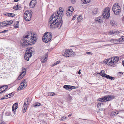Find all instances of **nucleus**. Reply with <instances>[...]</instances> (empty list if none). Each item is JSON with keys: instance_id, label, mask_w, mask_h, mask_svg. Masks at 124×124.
<instances>
[{"instance_id": "nucleus-1", "label": "nucleus", "mask_w": 124, "mask_h": 124, "mask_svg": "<svg viewBox=\"0 0 124 124\" xmlns=\"http://www.w3.org/2000/svg\"><path fill=\"white\" fill-rule=\"evenodd\" d=\"M56 13H54L50 18L49 24H50V28H58L59 29L61 27L63 23L62 17H59L56 16Z\"/></svg>"}, {"instance_id": "nucleus-2", "label": "nucleus", "mask_w": 124, "mask_h": 124, "mask_svg": "<svg viewBox=\"0 0 124 124\" xmlns=\"http://www.w3.org/2000/svg\"><path fill=\"white\" fill-rule=\"evenodd\" d=\"M31 36L27 35L23 37L21 40L20 44L24 48L26 47L28 45L34 43L37 40V36L34 34L32 37Z\"/></svg>"}, {"instance_id": "nucleus-3", "label": "nucleus", "mask_w": 124, "mask_h": 124, "mask_svg": "<svg viewBox=\"0 0 124 124\" xmlns=\"http://www.w3.org/2000/svg\"><path fill=\"white\" fill-rule=\"evenodd\" d=\"M118 4V3H116L112 8V10L114 14L116 15H119L121 12V8Z\"/></svg>"}, {"instance_id": "nucleus-4", "label": "nucleus", "mask_w": 124, "mask_h": 124, "mask_svg": "<svg viewBox=\"0 0 124 124\" xmlns=\"http://www.w3.org/2000/svg\"><path fill=\"white\" fill-rule=\"evenodd\" d=\"M33 49L32 47H30L29 49L26 50L24 58L27 61H28L29 58L32 56V53L33 52Z\"/></svg>"}, {"instance_id": "nucleus-5", "label": "nucleus", "mask_w": 124, "mask_h": 124, "mask_svg": "<svg viewBox=\"0 0 124 124\" xmlns=\"http://www.w3.org/2000/svg\"><path fill=\"white\" fill-rule=\"evenodd\" d=\"M114 96L112 95H107L104 96L98 99V101L105 102L106 101H110L114 98Z\"/></svg>"}, {"instance_id": "nucleus-6", "label": "nucleus", "mask_w": 124, "mask_h": 124, "mask_svg": "<svg viewBox=\"0 0 124 124\" xmlns=\"http://www.w3.org/2000/svg\"><path fill=\"white\" fill-rule=\"evenodd\" d=\"M110 10V8H106L103 11L102 14V15L103 18L105 19H107L109 18Z\"/></svg>"}, {"instance_id": "nucleus-7", "label": "nucleus", "mask_w": 124, "mask_h": 124, "mask_svg": "<svg viewBox=\"0 0 124 124\" xmlns=\"http://www.w3.org/2000/svg\"><path fill=\"white\" fill-rule=\"evenodd\" d=\"M73 52L72 49H68L65 51L63 54V56L66 57H70L73 56Z\"/></svg>"}, {"instance_id": "nucleus-8", "label": "nucleus", "mask_w": 124, "mask_h": 124, "mask_svg": "<svg viewBox=\"0 0 124 124\" xmlns=\"http://www.w3.org/2000/svg\"><path fill=\"white\" fill-rule=\"evenodd\" d=\"M104 71V70H102L101 72L98 73V74L101 76L102 77H105L107 79H111L112 80H114L115 79V78L114 77L110 76L109 75L104 73L103 72L102 73V71Z\"/></svg>"}, {"instance_id": "nucleus-9", "label": "nucleus", "mask_w": 124, "mask_h": 124, "mask_svg": "<svg viewBox=\"0 0 124 124\" xmlns=\"http://www.w3.org/2000/svg\"><path fill=\"white\" fill-rule=\"evenodd\" d=\"M22 73L17 78L18 80H20L25 75L26 72V69L24 68H22Z\"/></svg>"}, {"instance_id": "nucleus-10", "label": "nucleus", "mask_w": 124, "mask_h": 124, "mask_svg": "<svg viewBox=\"0 0 124 124\" xmlns=\"http://www.w3.org/2000/svg\"><path fill=\"white\" fill-rule=\"evenodd\" d=\"M23 16L24 19L26 21H29L31 19V14H28L26 13H25Z\"/></svg>"}, {"instance_id": "nucleus-11", "label": "nucleus", "mask_w": 124, "mask_h": 124, "mask_svg": "<svg viewBox=\"0 0 124 124\" xmlns=\"http://www.w3.org/2000/svg\"><path fill=\"white\" fill-rule=\"evenodd\" d=\"M62 8H60L59 9V11H57L55 12L54 13H56L57 14L56 16H58L59 17H62L63 15V10H62Z\"/></svg>"}, {"instance_id": "nucleus-12", "label": "nucleus", "mask_w": 124, "mask_h": 124, "mask_svg": "<svg viewBox=\"0 0 124 124\" xmlns=\"http://www.w3.org/2000/svg\"><path fill=\"white\" fill-rule=\"evenodd\" d=\"M51 38H50V37H47V36H43L42 40L44 42L47 43L51 40Z\"/></svg>"}, {"instance_id": "nucleus-13", "label": "nucleus", "mask_w": 124, "mask_h": 124, "mask_svg": "<svg viewBox=\"0 0 124 124\" xmlns=\"http://www.w3.org/2000/svg\"><path fill=\"white\" fill-rule=\"evenodd\" d=\"M8 86L7 85L3 86L0 87V93H1L5 91L8 88Z\"/></svg>"}, {"instance_id": "nucleus-14", "label": "nucleus", "mask_w": 124, "mask_h": 124, "mask_svg": "<svg viewBox=\"0 0 124 124\" xmlns=\"http://www.w3.org/2000/svg\"><path fill=\"white\" fill-rule=\"evenodd\" d=\"M36 0H32L30 2L29 5L31 7H34L36 5Z\"/></svg>"}, {"instance_id": "nucleus-15", "label": "nucleus", "mask_w": 124, "mask_h": 124, "mask_svg": "<svg viewBox=\"0 0 124 124\" xmlns=\"http://www.w3.org/2000/svg\"><path fill=\"white\" fill-rule=\"evenodd\" d=\"M103 18L102 16H100L97 17L95 19V21L96 23H100L103 22Z\"/></svg>"}, {"instance_id": "nucleus-16", "label": "nucleus", "mask_w": 124, "mask_h": 124, "mask_svg": "<svg viewBox=\"0 0 124 124\" xmlns=\"http://www.w3.org/2000/svg\"><path fill=\"white\" fill-rule=\"evenodd\" d=\"M18 103H15L13 105L12 107V109L13 112H16V109L18 108Z\"/></svg>"}, {"instance_id": "nucleus-17", "label": "nucleus", "mask_w": 124, "mask_h": 124, "mask_svg": "<svg viewBox=\"0 0 124 124\" xmlns=\"http://www.w3.org/2000/svg\"><path fill=\"white\" fill-rule=\"evenodd\" d=\"M63 87L68 90H71L72 89L71 86L70 85H65L63 86Z\"/></svg>"}, {"instance_id": "nucleus-18", "label": "nucleus", "mask_w": 124, "mask_h": 124, "mask_svg": "<svg viewBox=\"0 0 124 124\" xmlns=\"http://www.w3.org/2000/svg\"><path fill=\"white\" fill-rule=\"evenodd\" d=\"M4 15L8 17H14L16 16V15L14 14L8 13H6Z\"/></svg>"}, {"instance_id": "nucleus-19", "label": "nucleus", "mask_w": 124, "mask_h": 124, "mask_svg": "<svg viewBox=\"0 0 124 124\" xmlns=\"http://www.w3.org/2000/svg\"><path fill=\"white\" fill-rule=\"evenodd\" d=\"M19 21H17L15 23L14 25V28L15 29H16L19 27Z\"/></svg>"}, {"instance_id": "nucleus-20", "label": "nucleus", "mask_w": 124, "mask_h": 124, "mask_svg": "<svg viewBox=\"0 0 124 124\" xmlns=\"http://www.w3.org/2000/svg\"><path fill=\"white\" fill-rule=\"evenodd\" d=\"M117 39H111L110 41L114 43V44H117L119 43V41H118Z\"/></svg>"}, {"instance_id": "nucleus-21", "label": "nucleus", "mask_w": 124, "mask_h": 124, "mask_svg": "<svg viewBox=\"0 0 124 124\" xmlns=\"http://www.w3.org/2000/svg\"><path fill=\"white\" fill-rule=\"evenodd\" d=\"M119 33V32L118 31H116V30H115L112 31V32H111V31L109 32V34H113L115 35H118Z\"/></svg>"}, {"instance_id": "nucleus-22", "label": "nucleus", "mask_w": 124, "mask_h": 124, "mask_svg": "<svg viewBox=\"0 0 124 124\" xmlns=\"http://www.w3.org/2000/svg\"><path fill=\"white\" fill-rule=\"evenodd\" d=\"M43 36H47V37H50L52 38V36L51 32H47L45 33Z\"/></svg>"}, {"instance_id": "nucleus-23", "label": "nucleus", "mask_w": 124, "mask_h": 124, "mask_svg": "<svg viewBox=\"0 0 124 124\" xmlns=\"http://www.w3.org/2000/svg\"><path fill=\"white\" fill-rule=\"evenodd\" d=\"M25 100L26 101H25L24 105H26L27 106L29 103L30 99L29 98H27Z\"/></svg>"}, {"instance_id": "nucleus-24", "label": "nucleus", "mask_w": 124, "mask_h": 124, "mask_svg": "<svg viewBox=\"0 0 124 124\" xmlns=\"http://www.w3.org/2000/svg\"><path fill=\"white\" fill-rule=\"evenodd\" d=\"M24 85H22L20 86L17 89V90H20L24 88Z\"/></svg>"}, {"instance_id": "nucleus-25", "label": "nucleus", "mask_w": 124, "mask_h": 124, "mask_svg": "<svg viewBox=\"0 0 124 124\" xmlns=\"http://www.w3.org/2000/svg\"><path fill=\"white\" fill-rule=\"evenodd\" d=\"M66 100L68 102L72 100V97L70 95H69L66 98Z\"/></svg>"}, {"instance_id": "nucleus-26", "label": "nucleus", "mask_w": 124, "mask_h": 124, "mask_svg": "<svg viewBox=\"0 0 124 124\" xmlns=\"http://www.w3.org/2000/svg\"><path fill=\"white\" fill-rule=\"evenodd\" d=\"M72 14V11H66V15L68 16H71Z\"/></svg>"}, {"instance_id": "nucleus-27", "label": "nucleus", "mask_w": 124, "mask_h": 124, "mask_svg": "<svg viewBox=\"0 0 124 124\" xmlns=\"http://www.w3.org/2000/svg\"><path fill=\"white\" fill-rule=\"evenodd\" d=\"M47 60V59H46L44 57H43L41 59V61L42 63H44L46 62Z\"/></svg>"}, {"instance_id": "nucleus-28", "label": "nucleus", "mask_w": 124, "mask_h": 124, "mask_svg": "<svg viewBox=\"0 0 124 124\" xmlns=\"http://www.w3.org/2000/svg\"><path fill=\"white\" fill-rule=\"evenodd\" d=\"M23 84V85H24V87L25 86L26 87L27 85V83L25 82V79L23 80L21 82V84Z\"/></svg>"}, {"instance_id": "nucleus-29", "label": "nucleus", "mask_w": 124, "mask_h": 124, "mask_svg": "<svg viewBox=\"0 0 124 124\" xmlns=\"http://www.w3.org/2000/svg\"><path fill=\"white\" fill-rule=\"evenodd\" d=\"M27 107V106L26 105H24L23 106V107L22 111L23 113H24L26 111V109Z\"/></svg>"}, {"instance_id": "nucleus-30", "label": "nucleus", "mask_w": 124, "mask_h": 124, "mask_svg": "<svg viewBox=\"0 0 124 124\" xmlns=\"http://www.w3.org/2000/svg\"><path fill=\"white\" fill-rule=\"evenodd\" d=\"M41 105V104L39 103L36 102L33 105V106L35 107H38L39 106Z\"/></svg>"}, {"instance_id": "nucleus-31", "label": "nucleus", "mask_w": 124, "mask_h": 124, "mask_svg": "<svg viewBox=\"0 0 124 124\" xmlns=\"http://www.w3.org/2000/svg\"><path fill=\"white\" fill-rule=\"evenodd\" d=\"M117 39H118V40L119 41V42H122L124 41V36H122L121 38Z\"/></svg>"}, {"instance_id": "nucleus-32", "label": "nucleus", "mask_w": 124, "mask_h": 124, "mask_svg": "<svg viewBox=\"0 0 124 124\" xmlns=\"http://www.w3.org/2000/svg\"><path fill=\"white\" fill-rule=\"evenodd\" d=\"M82 16L81 15H79L77 18L78 21L79 22H81L82 20Z\"/></svg>"}, {"instance_id": "nucleus-33", "label": "nucleus", "mask_w": 124, "mask_h": 124, "mask_svg": "<svg viewBox=\"0 0 124 124\" xmlns=\"http://www.w3.org/2000/svg\"><path fill=\"white\" fill-rule=\"evenodd\" d=\"M25 13H27V14H31V16H32V11L30 10L26 11Z\"/></svg>"}, {"instance_id": "nucleus-34", "label": "nucleus", "mask_w": 124, "mask_h": 124, "mask_svg": "<svg viewBox=\"0 0 124 124\" xmlns=\"http://www.w3.org/2000/svg\"><path fill=\"white\" fill-rule=\"evenodd\" d=\"M91 0H82V2L84 3V4L89 3Z\"/></svg>"}, {"instance_id": "nucleus-35", "label": "nucleus", "mask_w": 124, "mask_h": 124, "mask_svg": "<svg viewBox=\"0 0 124 124\" xmlns=\"http://www.w3.org/2000/svg\"><path fill=\"white\" fill-rule=\"evenodd\" d=\"M7 25H6V23L5 22H3L1 23H0V26L3 27Z\"/></svg>"}, {"instance_id": "nucleus-36", "label": "nucleus", "mask_w": 124, "mask_h": 124, "mask_svg": "<svg viewBox=\"0 0 124 124\" xmlns=\"http://www.w3.org/2000/svg\"><path fill=\"white\" fill-rule=\"evenodd\" d=\"M114 63V62H113V61L111 60L110 61V62H109L108 63V65L111 66L113 65Z\"/></svg>"}, {"instance_id": "nucleus-37", "label": "nucleus", "mask_w": 124, "mask_h": 124, "mask_svg": "<svg viewBox=\"0 0 124 124\" xmlns=\"http://www.w3.org/2000/svg\"><path fill=\"white\" fill-rule=\"evenodd\" d=\"M118 58L117 57H115L113 59V62H117L118 61Z\"/></svg>"}, {"instance_id": "nucleus-38", "label": "nucleus", "mask_w": 124, "mask_h": 124, "mask_svg": "<svg viewBox=\"0 0 124 124\" xmlns=\"http://www.w3.org/2000/svg\"><path fill=\"white\" fill-rule=\"evenodd\" d=\"M13 21L12 20H10L8 21H7L6 24V25H9L12 23H13Z\"/></svg>"}, {"instance_id": "nucleus-39", "label": "nucleus", "mask_w": 124, "mask_h": 124, "mask_svg": "<svg viewBox=\"0 0 124 124\" xmlns=\"http://www.w3.org/2000/svg\"><path fill=\"white\" fill-rule=\"evenodd\" d=\"M68 11H72V12L73 11H74V9L73 7L70 6L69 7V8L68 9V10H67Z\"/></svg>"}, {"instance_id": "nucleus-40", "label": "nucleus", "mask_w": 124, "mask_h": 124, "mask_svg": "<svg viewBox=\"0 0 124 124\" xmlns=\"http://www.w3.org/2000/svg\"><path fill=\"white\" fill-rule=\"evenodd\" d=\"M18 6H19L17 5L15 6H14L13 7V9L15 10H17L18 9L20 10L21 9L20 8H19V7H18Z\"/></svg>"}, {"instance_id": "nucleus-41", "label": "nucleus", "mask_w": 124, "mask_h": 124, "mask_svg": "<svg viewBox=\"0 0 124 124\" xmlns=\"http://www.w3.org/2000/svg\"><path fill=\"white\" fill-rule=\"evenodd\" d=\"M66 118V117L65 116H63L62 117V118L61 119L60 121H64L65 120Z\"/></svg>"}, {"instance_id": "nucleus-42", "label": "nucleus", "mask_w": 124, "mask_h": 124, "mask_svg": "<svg viewBox=\"0 0 124 124\" xmlns=\"http://www.w3.org/2000/svg\"><path fill=\"white\" fill-rule=\"evenodd\" d=\"M113 113L114 115H116L118 113V112L117 111H113Z\"/></svg>"}, {"instance_id": "nucleus-43", "label": "nucleus", "mask_w": 124, "mask_h": 124, "mask_svg": "<svg viewBox=\"0 0 124 124\" xmlns=\"http://www.w3.org/2000/svg\"><path fill=\"white\" fill-rule=\"evenodd\" d=\"M110 23L113 26H114L115 25V22L113 20H111V21Z\"/></svg>"}, {"instance_id": "nucleus-44", "label": "nucleus", "mask_w": 124, "mask_h": 124, "mask_svg": "<svg viewBox=\"0 0 124 124\" xmlns=\"http://www.w3.org/2000/svg\"><path fill=\"white\" fill-rule=\"evenodd\" d=\"M14 92H13L12 93H11L9 94V98H10L11 97L13 96L14 95Z\"/></svg>"}, {"instance_id": "nucleus-45", "label": "nucleus", "mask_w": 124, "mask_h": 124, "mask_svg": "<svg viewBox=\"0 0 124 124\" xmlns=\"http://www.w3.org/2000/svg\"><path fill=\"white\" fill-rule=\"evenodd\" d=\"M60 62V61H57L55 63H54V65H53L54 66V65H56L58 64H59Z\"/></svg>"}, {"instance_id": "nucleus-46", "label": "nucleus", "mask_w": 124, "mask_h": 124, "mask_svg": "<svg viewBox=\"0 0 124 124\" xmlns=\"http://www.w3.org/2000/svg\"><path fill=\"white\" fill-rule=\"evenodd\" d=\"M101 103H98L97 105V107L98 108H99L100 107H101Z\"/></svg>"}, {"instance_id": "nucleus-47", "label": "nucleus", "mask_w": 124, "mask_h": 124, "mask_svg": "<svg viewBox=\"0 0 124 124\" xmlns=\"http://www.w3.org/2000/svg\"><path fill=\"white\" fill-rule=\"evenodd\" d=\"M109 60L108 59V60H105L104 61V62L105 63H107L108 62V63Z\"/></svg>"}, {"instance_id": "nucleus-48", "label": "nucleus", "mask_w": 124, "mask_h": 124, "mask_svg": "<svg viewBox=\"0 0 124 124\" xmlns=\"http://www.w3.org/2000/svg\"><path fill=\"white\" fill-rule=\"evenodd\" d=\"M48 55V52L46 53L45 54V58H46V59H47Z\"/></svg>"}, {"instance_id": "nucleus-49", "label": "nucleus", "mask_w": 124, "mask_h": 124, "mask_svg": "<svg viewBox=\"0 0 124 124\" xmlns=\"http://www.w3.org/2000/svg\"><path fill=\"white\" fill-rule=\"evenodd\" d=\"M123 74V73L121 72H118L117 73V75H122Z\"/></svg>"}, {"instance_id": "nucleus-50", "label": "nucleus", "mask_w": 124, "mask_h": 124, "mask_svg": "<svg viewBox=\"0 0 124 124\" xmlns=\"http://www.w3.org/2000/svg\"><path fill=\"white\" fill-rule=\"evenodd\" d=\"M71 2L72 4H74L76 2V0H71Z\"/></svg>"}, {"instance_id": "nucleus-51", "label": "nucleus", "mask_w": 124, "mask_h": 124, "mask_svg": "<svg viewBox=\"0 0 124 124\" xmlns=\"http://www.w3.org/2000/svg\"><path fill=\"white\" fill-rule=\"evenodd\" d=\"M76 15H74V16H73V17L72 20H75V18H76Z\"/></svg>"}, {"instance_id": "nucleus-52", "label": "nucleus", "mask_w": 124, "mask_h": 124, "mask_svg": "<svg viewBox=\"0 0 124 124\" xmlns=\"http://www.w3.org/2000/svg\"><path fill=\"white\" fill-rule=\"evenodd\" d=\"M94 11L95 12L94 13V14H97V9H94Z\"/></svg>"}, {"instance_id": "nucleus-53", "label": "nucleus", "mask_w": 124, "mask_h": 124, "mask_svg": "<svg viewBox=\"0 0 124 124\" xmlns=\"http://www.w3.org/2000/svg\"><path fill=\"white\" fill-rule=\"evenodd\" d=\"M54 95V93H51L50 95L51 96H53Z\"/></svg>"}, {"instance_id": "nucleus-54", "label": "nucleus", "mask_w": 124, "mask_h": 124, "mask_svg": "<svg viewBox=\"0 0 124 124\" xmlns=\"http://www.w3.org/2000/svg\"><path fill=\"white\" fill-rule=\"evenodd\" d=\"M87 54H90L92 55L93 54V53L91 52H86V53Z\"/></svg>"}, {"instance_id": "nucleus-55", "label": "nucleus", "mask_w": 124, "mask_h": 124, "mask_svg": "<svg viewBox=\"0 0 124 124\" xmlns=\"http://www.w3.org/2000/svg\"><path fill=\"white\" fill-rule=\"evenodd\" d=\"M8 31V30H5L3 31V33H5L6 32H7V31Z\"/></svg>"}, {"instance_id": "nucleus-56", "label": "nucleus", "mask_w": 124, "mask_h": 124, "mask_svg": "<svg viewBox=\"0 0 124 124\" xmlns=\"http://www.w3.org/2000/svg\"><path fill=\"white\" fill-rule=\"evenodd\" d=\"M7 98H5L4 97H2V98H1L0 99V100H3L4 99H7Z\"/></svg>"}, {"instance_id": "nucleus-57", "label": "nucleus", "mask_w": 124, "mask_h": 124, "mask_svg": "<svg viewBox=\"0 0 124 124\" xmlns=\"http://www.w3.org/2000/svg\"><path fill=\"white\" fill-rule=\"evenodd\" d=\"M71 87H72V89H74L76 88V87L75 86H71Z\"/></svg>"}, {"instance_id": "nucleus-58", "label": "nucleus", "mask_w": 124, "mask_h": 124, "mask_svg": "<svg viewBox=\"0 0 124 124\" xmlns=\"http://www.w3.org/2000/svg\"><path fill=\"white\" fill-rule=\"evenodd\" d=\"M80 70L79 71H78V74H79V75H80V74H81V72H80Z\"/></svg>"}, {"instance_id": "nucleus-59", "label": "nucleus", "mask_w": 124, "mask_h": 124, "mask_svg": "<svg viewBox=\"0 0 124 124\" xmlns=\"http://www.w3.org/2000/svg\"><path fill=\"white\" fill-rule=\"evenodd\" d=\"M109 46V44H107L103 46Z\"/></svg>"}, {"instance_id": "nucleus-60", "label": "nucleus", "mask_w": 124, "mask_h": 124, "mask_svg": "<svg viewBox=\"0 0 124 124\" xmlns=\"http://www.w3.org/2000/svg\"><path fill=\"white\" fill-rule=\"evenodd\" d=\"M122 63L123 65L124 66V61H123L122 62Z\"/></svg>"}, {"instance_id": "nucleus-61", "label": "nucleus", "mask_w": 124, "mask_h": 124, "mask_svg": "<svg viewBox=\"0 0 124 124\" xmlns=\"http://www.w3.org/2000/svg\"><path fill=\"white\" fill-rule=\"evenodd\" d=\"M0 124H5V123L3 122L1 123L0 122Z\"/></svg>"}, {"instance_id": "nucleus-62", "label": "nucleus", "mask_w": 124, "mask_h": 124, "mask_svg": "<svg viewBox=\"0 0 124 124\" xmlns=\"http://www.w3.org/2000/svg\"><path fill=\"white\" fill-rule=\"evenodd\" d=\"M71 114H70L68 116V117H70V116H71Z\"/></svg>"}, {"instance_id": "nucleus-63", "label": "nucleus", "mask_w": 124, "mask_h": 124, "mask_svg": "<svg viewBox=\"0 0 124 124\" xmlns=\"http://www.w3.org/2000/svg\"><path fill=\"white\" fill-rule=\"evenodd\" d=\"M19 0H14V1L15 2H17Z\"/></svg>"}, {"instance_id": "nucleus-64", "label": "nucleus", "mask_w": 124, "mask_h": 124, "mask_svg": "<svg viewBox=\"0 0 124 124\" xmlns=\"http://www.w3.org/2000/svg\"><path fill=\"white\" fill-rule=\"evenodd\" d=\"M11 114L10 113V112L9 113V114H8V115H7L8 116H10V115Z\"/></svg>"}]
</instances>
